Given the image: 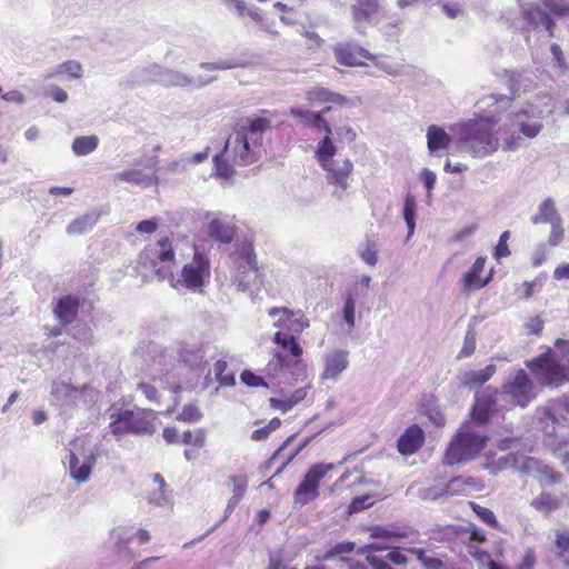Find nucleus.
<instances>
[{"label":"nucleus","mask_w":569,"mask_h":569,"mask_svg":"<svg viewBox=\"0 0 569 569\" xmlns=\"http://www.w3.org/2000/svg\"><path fill=\"white\" fill-rule=\"evenodd\" d=\"M268 313L271 318L280 316L274 321V327L281 331L287 330L291 335H299L309 327V320L301 310L293 312L287 308H271Z\"/></svg>","instance_id":"nucleus-18"},{"label":"nucleus","mask_w":569,"mask_h":569,"mask_svg":"<svg viewBox=\"0 0 569 569\" xmlns=\"http://www.w3.org/2000/svg\"><path fill=\"white\" fill-rule=\"evenodd\" d=\"M542 117V111L538 114L529 110H521L515 113L510 120V124L505 126L506 137L503 138V149L511 151L517 150L522 142V137L519 133H522L529 139L536 138L543 129L541 122Z\"/></svg>","instance_id":"nucleus-9"},{"label":"nucleus","mask_w":569,"mask_h":569,"mask_svg":"<svg viewBox=\"0 0 569 569\" xmlns=\"http://www.w3.org/2000/svg\"><path fill=\"white\" fill-rule=\"evenodd\" d=\"M355 542L350 541H343L336 543L335 546L330 547L326 550L323 555L325 560H330L335 558L336 556L343 555V553H350L355 550Z\"/></svg>","instance_id":"nucleus-50"},{"label":"nucleus","mask_w":569,"mask_h":569,"mask_svg":"<svg viewBox=\"0 0 569 569\" xmlns=\"http://www.w3.org/2000/svg\"><path fill=\"white\" fill-rule=\"evenodd\" d=\"M336 152L337 147L331 137L325 136L317 144L315 157L320 166H328V162L335 159Z\"/></svg>","instance_id":"nucleus-37"},{"label":"nucleus","mask_w":569,"mask_h":569,"mask_svg":"<svg viewBox=\"0 0 569 569\" xmlns=\"http://www.w3.org/2000/svg\"><path fill=\"white\" fill-rule=\"evenodd\" d=\"M248 64L249 61L244 57H231L227 59H219L214 62H201L199 66L204 70L214 71L246 68Z\"/></svg>","instance_id":"nucleus-36"},{"label":"nucleus","mask_w":569,"mask_h":569,"mask_svg":"<svg viewBox=\"0 0 569 569\" xmlns=\"http://www.w3.org/2000/svg\"><path fill=\"white\" fill-rule=\"evenodd\" d=\"M366 560L372 569H393L385 558L376 555L368 553Z\"/></svg>","instance_id":"nucleus-64"},{"label":"nucleus","mask_w":569,"mask_h":569,"mask_svg":"<svg viewBox=\"0 0 569 569\" xmlns=\"http://www.w3.org/2000/svg\"><path fill=\"white\" fill-rule=\"evenodd\" d=\"M355 312H356V300L352 293H349L345 299L342 309L343 320L350 329L355 327Z\"/></svg>","instance_id":"nucleus-51"},{"label":"nucleus","mask_w":569,"mask_h":569,"mask_svg":"<svg viewBox=\"0 0 569 569\" xmlns=\"http://www.w3.org/2000/svg\"><path fill=\"white\" fill-rule=\"evenodd\" d=\"M338 62L345 66H361L362 59H371L372 56L365 49L349 43L339 44L335 49Z\"/></svg>","instance_id":"nucleus-24"},{"label":"nucleus","mask_w":569,"mask_h":569,"mask_svg":"<svg viewBox=\"0 0 569 569\" xmlns=\"http://www.w3.org/2000/svg\"><path fill=\"white\" fill-rule=\"evenodd\" d=\"M495 365H488L481 370H468L461 377V383L469 388L480 387L487 382L496 372Z\"/></svg>","instance_id":"nucleus-32"},{"label":"nucleus","mask_w":569,"mask_h":569,"mask_svg":"<svg viewBox=\"0 0 569 569\" xmlns=\"http://www.w3.org/2000/svg\"><path fill=\"white\" fill-rule=\"evenodd\" d=\"M360 258L368 266H376L378 261V244L375 239H367L365 248L360 250Z\"/></svg>","instance_id":"nucleus-46"},{"label":"nucleus","mask_w":569,"mask_h":569,"mask_svg":"<svg viewBox=\"0 0 569 569\" xmlns=\"http://www.w3.org/2000/svg\"><path fill=\"white\" fill-rule=\"evenodd\" d=\"M94 465V457L91 456L88 461L79 465V458L72 451L69 453V471L72 479L77 482H84L89 479L92 467Z\"/></svg>","instance_id":"nucleus-31"},{"label":"nucleus","mask_w":569,"mask_h":569,"mask_svg":"<svg viewBox=\"0 0 569 569\" xmlns=\"http://www.w3.org/2000/svg\"><path fill=\"white\" fill-rule=\"evenodd\" d=\"M144 268H150L159 281L168 280L173 288L183 286L187 289L198 292L204 286L210 276V261L206 253L194 248V254L190 262L181 270L180 279L174 281L172 268L174 264V251L171 241L164 237L140 254V261Z\"/></svg>","instance_id":"nucleus-1"},{"label":"nucleus","mask_w":569,"mask_h":569,"mask_svg":"<svg viewBox=\"0 0 569 569\" xmlns=\"http://www.w3.org/2000/svg\"><path fill=\"white\" fill-rule=\"evenodd\" d=\"M201 417L202 413L197 406L186 405L177 416V420L183 422H197L201 419Z\"/></svg>","instance_id":"nucleus-52"},{"label":"nucleus","mask_w":569,"mask_h":569,"mask_svg":"<svg viewBox=\"0 0 569 569\" xmlns=\"http://www.w3.org/2000/svg\"><path fill=\"white\" fill-rule=\"evenodd\" d=\"M385 0H353L352 19L356 23L378 26L383 17Z\"/></svg>","instance_id":"nucleus-17"},{"label":"nucleus","mask_w":569,"mask_h":569,"mask_svg":"<svg viewBox=\"0 0 569 569\" xmlns=\"http://www.w3.org/2000/svg\"><path fill=\"white\" fill-rule=\"evenodd\" d=\"M555 545L558 557L569 566V530L557 532Z\"/></svg>","instance_id":"nucleus-44"},{"label":"nucleus","mask_w":569,"mask_h":569,"mask_svg":"<svg viewBox=\"0 0 569 569\" xmlns=\"http://www.w3.org/2000/svg\"><path fill=\"white\" fill-rule=\"evenodd\" d=\"M487 437L469 430H460L449 443L443 456L446 466H455L475 459L486 447Z\"/></svg>","instance_id":"nucleus-10"},{"label":"nucleus","mask_w":569,"mask_h":569,"mask_svg":"<svg viewBox=\"0 0 569 569\" xmlns=\"http://www.w3.org/2000/svg\"><path fill=\"white\" fill-rule=\"evenodd\" d=\"M79 301L73 296H64L57 301L53 309L56 317L63 325L71 323L78 315Z\"/></svg>","instance_id":"nucleus-29"},{"label":"nucleus","mask_w":569,"mask_h":569,"mask_svg":"<svg viewBox=\"0 0 569 569\" xmlns=\"http://www.w3.org/2000/svg\"><path fill=\"white\" fill-rule=\"evenodd\" d=\"M216 79H217L216 77H203V76L190 77L180 71L167 68L166 72H164V77L162 78V86H164V87H182V88L190 87L193 89H199V88L210 84Z\"/></svg>","instance_id":"nucleus-21"},{"label":"nucleus","mask_w":569,"mask_h":569,"mask_svg":"<svg viewBox=\"0 0 569 569\" xmlns=\"http://www.w3.org/2000/svg\"><path fill=\"white\" fill-rule=\"evenodd\" d=\"M499 469H512L521 475H527L539 480L543 485H555L560 481V475L549 466L543 465L536 458L525 456L520 452H509L497 460Z\"/></svg>","instance_id":"nucleus-6"},{"label":"nucleus","mask_w":569,"mask_h":569,"mask_svg":"<svg viewBox=\"0 0 569 569\" xmlns=\"http://www.w3.org/2000/svg\"><path fill=\"white\" fill-rule=\"evenodd\" d=\"M111 419L110 429L114 436L152 435L159 425L156 412L146 409L119 410L111 415Z\"/></svg>","instance_id":"nucleus-4"},{"label":"nucleus","mask_w":569,"mask_h":569,"mask_svg":"<svg viewBox=\"0 0 569 569\" xmlns=\"http://www.w3.org/2000/svg\"><path fill=\"white\" fill-rule=\"evenodd\" d=\"M271 128L270 120L257 117L248 119L234 134L226 141L221 152L213 157L216 176L230 178L234 171L229 161L236 166H249L260 159L262 136Z\"/></svg>","instance_id":"nucleus-2"},{"label":"nucleus","mask_w":569,"mask_h":569,"mask_svg":"<svg viewBox=\"0 0 569 569\" xmlns=\"http://www.w3.org/2000/svg\"><path fill=\"white\" fill-rule=\"evenodd\" d=\"M208 346L199 341L187 342L183 341L180 345L179 357L180 360L192 369L200 370L206 365Z\"/></svg>","instance_id":"nucleus-22"},{"label":"nucleus","mask_w":569,"mask_h":569,"mask_svg":"<svg viewBox=\"0 0 569 569\" xmlns=\"http://www.w3.org/2000/svg\"><path fill=\"white\" fill-rule=\"evenodd\" d=\"M307 98L311 102H332L340 104L346 102V98L343 96L331 92L321 87L308 91Z\"/></svg>","instance_id":"nucleus-41"},{"label":"nucleus","mask_w":569,"mask_h":569,"mask_svg":"<svg viewBox=\"0 0 569 569\" xmlns=\"http://www.w3.org/2000/svg\"><path fill=\"white\" fill-rule=\"evenodd\" d=\"M99 144V138L94 134L92 136H81L76 137L72 141V151L77 156H87L93 152Z\"/></svg>","instance_id":"nucleus-39"},{"label":"nucleus","mask_w":569,"mask_h":569,"mask_svg":"<svg viewBox=\"0 0 569 569\" xmlns=\"http://www.w3.org/2000/svg\"><path fill=\"white\" fill-rule=\"evenodd\" d=\"M141 164L143 168L134 167L116 173L114 179L141 188H149L153 184H158V178L154 174L157 171L158 158L151 157Z\"/></svg>","instance_id":"nucleus-16"},{"label":"nucleus","mask_w":569,"mask_h":569,"mask_svg":"<svg viewBox=\"0 0 569 569\" xmlns=\"http://www.w3.org/2000/svg\"><path fill=\"white\" fill-rule=\"evenodd\" d=\"M273 341L280 345L286 351L290 352L292 356L291 359H301L302 348L293 335H288L280 330L276 332Z\"/></svg>","instance_id":"nucleus-38"},{"label":"nucleus","mask_w":569,"mask_h":569,"mask_svg":"<svg viewBox=\"0 0 569 569\" xmlns=\"http://www.w3.org/2000/svg\"><path fill=\"white\" fill-rule=\"evenodd\" d=\"M326 172L328 183L335 184L337 189L333 196L341 200L349 188V177L353 171V163L348 158H337L328 162V166H320Z\"/></svg>","instance_id":"nucleus-15"},{"label":"nucleus","mask_w":569,"mask_h":569,"mask_svg":"<svg viewBox=\"0 0 569 569\" xmlns=\"http://www.w3.org/2000/svg\"><path fill=\"white\" fill-rule=\"evenodd\" d=\"M420 181L425 184L427 189V196L430 197L431 192L436 186L437 177L433 171L428 168L422 169L419 176Z\"/></svg>","instance_id":"nucleus-62"},{"label":"nucleus","mask_w":569,"mask_h":569,"mask_svg":"<svg viewBox=\"0 0 569 569\" xmlns=\"http://www.w3.org/2000/svg\"><path fill=\"white\" fill-rule=\"evenodd\" d=\"M525 363L542 387L558 388L569 382V368L559 361L556 352L551 349Z\"/></svg>","instance_id":"nucleus-5"},{"label":"nucleus","mask_w":569,"mask_h":569,"mask_svg":"<svg viewBox=\"0 0 569 569\" xmlns=\"http://www.w3.org/2000/svg\"><path fill=\"white\" fill-rule=\"evenodd\" d=\"M385 559L387 562H392L396 566H406L408 563V557L403 553L400 547H392L386 555Z\"/></svg>","instance_id":"nucleus-56"},{"label":"nucleus","mask_w":569,"mask_h":569,"mask_svg":"<svg viewBox=\"0 0 569 569\" xmlns=\"http://www.w3.org/2000/svg\"><path fill=\"white\" fill-rule=\"evenodd\" d=\"M333 469V463L319 462L312 465L295 490L293 503L302 507L316 500L319 496L320 481Z\"/></svg>","instance_id":"nucleus-11"},{"label":"nucleus","mask_w":569,"mask_h":569,"mask_svg":"<svg viewBox=\"0 0 569 569\" xmlns=\"http://www.w3.org/2000/svg\"><path fill=\"white\" fill-rule=\"evenodd\" d=\"M486 258L479 257L473 262L471 269L466 272L461 279L465 290H470L472 288H483L490 281V278L485 280L480 279V273L483 271Z\"/></svg>","instance_id":"nucleus-30"},{"label":"nucleus","mask_w":569,"mask_h":569,"mask_svg":"<svg viewBox=\"0 0 569 569\" xmlns=\"http://www.w3.org/2000/svg\"><path fill=\"white\" fill-rule=\"evenodd\" d=\"M268 371L278 385L292 386L302 381L307 375V366L302 359H290L286 355L276 353L268 363Z\"/></svg>","instance_id":"nucleus-13"},{"label":"nucleus","mask_w":569,"mask_h":569,"mask_svg":"<svg viewBox=\"0 0 569 569\" xmlns=\"http://www.w3.org/2000/svg\"><path fill=\"white\" fill-rule=\"evenodd\" d=\"M493 122L488 118H480L463 122L458 128V143L462 150L473 157H487L493 153L499 140L492 133Z\"/></svg>","instance_id":"nucleus-3"},{"label":"nucleus","mask_w":569,"mask_h":569,"mask_svg":"<svg viewBox=\"0 0 569 569\" xmlns=\"http://www.w3.org/2000/svg\"><path fill=\"white\" fill-rule=\"evenodd\" d=\"M460 481V478H453L445 486L423 488L420 490V498L423 500H436L446 495H455L458 492L456 485Z\"/></svg>","instance_id":"nucleus-35"},{"label":"nucleus","mask_w":569,"mask_h":569,"mask_svg":"<svg viewBox=\"0 0 569 569\" xmlns=\"http://www.w3.org/2000/svg\"><path fill=\"white\" fill-rule=\"evenodd\" d=\"M472 508H473V511L476 512V515L486 523L492 526V527H497L498 526V521H497V518L495 516V513L486 508V507H481V506H478L476 503H472Z\"/></svg>","instance_id":"nucleus-59"},{"label":"nucleus","mask_w":569,"mask_h":569,"mask_svg":"<svg viewBox=\"0 0 569 569\" xmlns=\"http://www.w3.org/2000/svg\"><path fill=\"white\" fill-rule=\"evenodd\" d=\"M232 483V496L242 498L247 491L248 479L244 476H232L229 478Z\"/></svg>","instance_id":"nucleus-58"},{"label":"nucleus","mask_w":569,"mask_h":569,"mask_svg":"<svg viewBox=\"0 0 569 569\" xmlns=\"http://www.w3.org/2000/svg\"><path fill=\"white\" fill-rule=\"evenodd\" d=\"M226 6L232 10L238 17H250L254 21L261 20V14L257 7H247L243 0H226Z\"/></svg>","instance_id":"nucleus-43"},{"label":"nucleus","mask_w":569,"mask_h":569,"mask_svg":"<svg viewBox=\"0 0 569 569\" xmlns=\"http://www.w3.org/2000/svg\"><path fill=\"white\" fill-rule=\"evenodd\" d=\"M99 214L94 211L87 212L83 216L72 220L67 227V233L77 236L88 232L97 223Z\"/></svg>","instance_id":"nucleus-34"},{"label":"nucleus","mask_w":569,"mask_h":569,"mask_svg":"<svg viewBox=\"0 0 569 569\" xmlns=\"http://www.w3.org/2000/svg\"><path fill=\"white\" fill-rule=\"evenodd\" d=\"M531 506L543 513H550L560 507V499L548 492H542L532 500Z\"/></svg>","instance_id":"nucleus-42"},{"label":"nucleus","mask_w":569,"mask_h":569,"mask_svg":"<svg viewBox=\"0 0 569 569\" xmlns=\"http://www.w3.org/2000/svg\"><path fill=\"white\" fill-rule=\"evenodd\" d=\"M207 232L217 242L230 243L236 234V226L226 219L214 216L208 223Z\"/></svg>","instance_id":"nucleus-25"},{"label":"nucleus","mask_w":569,"mask_h":569,"mask_svg":"<svg viewBox=\"0 0 569 569\" xmlns=\"http://www.w3.org/2000/svg\"><path fill=\"white\" fill-rule=\"evenodd\" d=\"M551 224V231L548 238V243L551 247H557L563 239L565 229L562 227V219L555 221Z\"/></svg>","instance_id":"nucleus-55"},{"label":"nucleus","mask_w":569,"mask_h":569,"mask_svg":"<svg viewBox=\"0 0 569 569\" xmlns=\"http://www.w3.org/2000/svg\"><path fill=\"white\" fill-rule=\"evenodd\" d=\"M537 562L535 549L529 547L525 550V555L518 565V569H532Z\"/></svg>","instance_id":"nucleus-63"},{"label":"nucleus","mask_w":569,"mask_h":569,"mask_svg":"<svg viewBox=\"0 0 569 569\" xmlns=\"http://www.w3.org/2000/svg\"><path fill=\"white\" fill-rule=\"evenodd\" d=\"M510 238V231H503L499 238V242L495 248V257L496 259H501L508 257L510 254V250L508 248L507 241Z\"/></svg>","instance_id":"nucleus-61"},{"label":"nucleus","mask_w":569,"mask_h":569,"mask_svg":"<svg viewBox=\"0 0 569 569\" xmlns=\"http://www.w3.org/2000/svg\"><path fill=\"white\" fill-rule=\"evenodd\" d=\"M500 396L507 397L511 405L525 408L536 399L537 388L527 371L519 369L512 379L502 385Z\"/></svg>","instance_id":"nucleus-12"},{"label":"nucleus","mask_w":569,"mask_h":569,"mask_svg":"<svg viewBox=\"0 0 569 569\" xmlns=\"http://www.w3.org/2000/svg\"><path fill=\"white\" fill-rule=\"evenodd\" d=\"M112 538L116 540L117 550L121 553H126L128 556H133L130 548L129 542L132 537L124 533L122 530L112 531Z\"/></svg>","instance_id":"nucleus-53"},{"label":"nucleus","mask_w":569,"mask_h":569,"mask_svg":"<svg viewBox=\"0 0 569 569\" xmlns=\"http://www.w3.org/2000/svg\"><path fill=\"white\" fill-rule=\"evenodd\" d=\"M230 258L234 270L232 282L239 291L244 292L260 284L259 270L251 243L238 244Z\"/></svg>","instance_id":"nucleus-8"},{"label":"nucleus","mask_w":569,"mask_h":569,"mask_svg":"<svg viewBox=\"0 0 569 569\" xmlns=\"http://www.w3.org/2000/svg\"><path fill=\"white\" fill-rule=\"evenodd\" d=\"M427 148L430 154H437L438 151L448 149L452 138L443 128L431 124L427 129Z\"/></svg>","instance_id":"nucleus-28"},{"label":"nucleus","mask_w":569,"mask_h":569,"mask_svg":"<svg viewBox=\"0 0 569 569\" xmlns=\"http://www.w3.org/2000/svg\"><path fill=\"white\" fill-rule=\"evenodd\" d=\"M423 443L422 429L413 425L409 427L403 435L398 439V450L402 455H411L416 452Z\"/></svg>","instance_id":"nucleus-27"},{"label":"nucleus","mask_w":569,"mask_h":569,"mask_svg":"<svg viewBox=\"0 0 569 569\" xmlns=\"http://www.w3.org/2000/svg\"><path fill=\"white\" fill-rule=\"evenodd\" d=\"M241 381L249 387H269L262 377L251 370H243L240 375Z\"/></svg>","instance_id":"nucleus-57"},{"label":"nucleus","mask_w":569,"mask_h":569,"mask_svg":"<svg viewBox=\"0 0 569 569\" xmlns=\"http://www.w3.org/2000/svg\"><path fill=\"white\" fill-rule=\"evenodd\" d=\"M166 69L167 68L157 63H152L144 68H137L121 82V84L126 87H134L148 83H159L162 86V78L164 77Z\"/></svg>","instance_id":"nucleus-19"},{"label":"nucleus","mask_w":569,"mask_h":569,"mask_svg":"<svg viewBox=\"0 0 569 569\" xmlns=\"http://www.w3.org/2000/svg\"><path fill=\"white\" fill-rule=\"evenodd\" d=\"M569 397L563 402L555 403L542 410L538 417L541 431L548 437H556L562 428L569 426Z\"/></svg>","instance_id":"nucleus-14"},{"label":"nucleus","mask_w":569,"mask_h":569,"mask_svg":"<svg viewBox=\"0 0 569 569\" xmlns=\"http://www.w3.org/2000/svg\"><path fill=\"white\" fill-rule=\"evenodd\" d=\"M416 212H417L416 198L411 193H408L405 198L403 209H402V217H403V220L408 228L407 239H409L415 232Z\"/></svg>","instance_id":"nucleus-40"},{"label":"nucleus","mask_w":569,"mask_h":569,"mask_svg":"<svg viewBox=\"0 0 569 569\" xmlns=\"http://www.w3.org/2000/svg\"><path fill=\"white\" fill-rule=\"evenodd\" d=\"M543 7L556 16L569 13V2L567 0H542Z\"/></svg>","instance_id":"nucleus-54"},{"label":"nucleus","mask_w":569,"mask_h":569,"mask_svg":"<svg viewBox=\"0 0 569 569\" xmlns=\"http://www.w3.org/2000/svg\"><path fill=\"white\" fill-rule=\"evenodd\" d=\"M290 114L293 116L305 126L311 127L315 129L317 121H320V113L312 112L310 110H305L301 108H291Z\"/></svg>","instance_id":"nucleus-45"},{"label":"nucleus","mask_w":569,"mask_h":569,"mask_svg":"<svg viewBox=\"0 0 569 569\" xmlns=\"http://www.w3.org/2000/svg\"><path fill=\"white\" fill-rule=\"evenodd\" d=\"M348 367V352L345 350H335L325 357V369L321 379H333L345 371Z\"/></svg>","instance_id":"nucleus-26"},{"label":"nucleus","mask_w":569,"mask_h":569,"mask_svg":"<svg viewBox=\"0 0 569 569\" xmlns=\"http://www.w3.org/2000/svg\"><path fill=\"white\" fill-rule=\"evenodd\" d=\"M560 219L553 199L547 198L540 203L538 212L531 217V222L533 224L552 223Z\"/></svg>","instance_id":"nucleus-33"},{"label":"nucleus","mask_w":569,"mask_h":569,"mask_svg":"<svg viewBox=\"0 0 569 569\" xmlns=\"http://www.w3.org/2000/svg\"><path fill=\"white\" fill-rule=\"evenodd\" d=\"M227 362L223 360H218L214 363V375L216 379L220 382L221 386H232L234 385V375L232 372H226Z\"/></svg>","instance_id":"nucleus-47"},{"label":"nucleus","mask_w":569,"mask_h":569,"mask_svg":"<svg viewBox=\"0 0 569 569\" xmlns=\"http://www.w3.org/2000/svg\"><path fill=\"white\" fill-rule=\"evenodd\" d=\"M519 8L523 19L530 28L538 29L543 27L550 37L553 36V21L545 10L525 0H519Z\"/></svg>","instance_id":"nucleus-20"},{"label":"nucleus","mask_w":569,"mask_h":569,"mask_svg":"<svg viewBox=\"0 0 569 569\" xmlns=\"http://www.w3.org/2000/svg\"><path fill=\"white\" fill-rule=\"evenodd\" d=\"M81 72H82L81 64L78 61L69 60V61H66V62L61 63L60 66H58L54 74L68 73L72 78H80ZM52 76H53V73L49 74L48 78L52 77Z\"/></svg>","instance_id":"nucleus-49"},{"label":"nucleus","mask_w":569,"mask_h":569,"mask_svg":"<svg viewBox=\"0 0 569 569\" xmlns=\"http://www.w3.org/2000/svg\"><path fill=\"white\" fill-rule=\"evenodd\" d=\"M372 505V497L370 495H363L356 497L349 505V513L359 512Z\"/></svg>","instance_id":"nucleus-60"},{"label":"nucleus","mask_w":569,"mask_h":569,"mask_svg":"<svg viewBox=\"0 0 569 569\" xmlns=\"http://www.w3.org/2000/svg\"><path fill=\"white\" fill-rule=\"evenodd\" d=\"M206 430L202 428H199L196 431L187 430L182 435V443L202 448L206 443Z\"/></svg>","instance_id":"nucleus-48"},{"label":"nucleus","mask_w":569,"mask_h":569,"mask_svg":"<svg viewBox=\"0 0 569 569\" xmlns=\"http://www.w3.org/2000/svg\"><path fill=\"white\" fill-rule=\"evenodd\" d=\"M497 395V390L490 391L488 389L477 392L471 410V416L475 421L483 425L489 420L490 415L496 410Z\"/></svg>","instance_id":"nucleus-23"},{"label":"nucleus","mask_w":569,"mask_h":569,"mask_svg":"<svg viewBox=\"0 0 569 569\" xmlns=\"http://www.w3.org/2000/svg\"><path fill=\"white\" fill-rule=\"evenodd\" d=\"M50 395L52 405L64 412L74 408L89 407L98 400V391L92 387L83 385L78 388L60 378L52 382Z\"/></svg>","instance_id":"nucleus-7"}]
</instances>
